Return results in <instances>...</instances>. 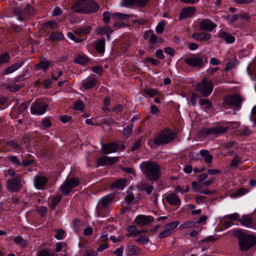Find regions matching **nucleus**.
<instances>
[{
	"instance_id": "1",
	"label": "nucleus",
	"mask_w": 256,
	"mask_h": 256,
	"mask_svg": "<svg viewBox=\"0 0 256 256\" xmlns=\"http://www.w3.org/2000/svg\"><path fill=\"white\" fill-rule=\"evenodd\" d=\"M140 167L146 178L150 181L156 182L162 176L161 168L155 161L143 162Z\"/></svg>"
},
{
	"instance_id": "2",
	"label": "nucleus",
	"mask_w": 256,
	"mask_h": 256,
	"mask_svg": "<svg viewBox=\"0 0 256 256\" xmlns=\"http://www.w3.org/2000/svg\"><path fill=\"white\" fill-rule=\"evenodd\" d=\"M99 8V4L94 0H76L72 6V10L78 14H93Z\"/></svg>"
},
{
	"instance_id": "3",
	"label": "nucleus",
	"mask_w": 256,
	"mask_h": 256,
	"mask_svg": "<svg viewBox=\"0 0 256 256\" xmlns=\"http://www.w3.org/2000/svg\"><path fill=\"white\" fill-rule=\"evenodd\" d=\"M234 236L238 240V246L242 251H247L256 244V236L246 234L241 230H236Z\"/></svg>"
},
{
	"instance_id": "4",
	"label": "nucleus",
	"mask_w": 256,
	"mask_h": 256,
	"mask_svg": "<svg viewBox=\"0 0 256 256\" xmlns=\"http://www.w3.org/2000/svg\"><path fill=\"white\" fill-rule=\"evenodd\" d=\"M176 133L172 132L168 128L160 130L152 139L156 146H161L172 142L176 137Z\"/></svg>"
},
{
	"instance_id": "5",
	"label": "nucleus",
	"mask_w": 256,
	"mask_h": 256,
	"mask_svg": "<svg viewBox=\"0 0 256 256\" xmlns=\"http://www.w3.org/2000/svg\"><path fill=\"white\" fill-rule=\"evenodd\" d=\"M204 56L192 54L190 56H186L184 62V64L190 66L200 69L204 66L205 62H204Z\"/></svg>"
},
{
	"instance_id": "6",
	"label": "nucleus",
	"mask_w": 256,
	"mask_h": 256,
	"mask_svg": "<svg viewBox=\"0 0 256 256\" xmlns=\"http://www.w3.org/2000/svg\"><path fill=\"white\" fill-rule=\"evenodd\" d=\"M196 91L200 92L203 97L210 96L213 90L212 82L204 78L196 86Z\"/></svg>"
},
{
	"instance_id": "7",
	"label": "nucleus",
	"mask_w": 256,
	"mask_h": 256,
	"mask_svg": "<svg viewBox=\"0 0 256 256\" xmlns=\"http://www.w3.org/2000/svg\"><path fill=\"white\" fill-rule=\"evenodd\" d=\"M144 38L145 40H149L148 48L150 50L156 48L158 47L156 46L157 44H162L164 42V39L154 34L152 30H148L144 32Z\"/></svg>"
},
{
	"instance_id": "8",
	"label": "nucleus",
	"mask_w": 256,
	"mask_h": 256,
	"mask_svg": "<svg viewBox=\"0 0 256 256\" xmlns=\"http://www.w3.org/2000/svg\"><path fill=\"white\" fill-rule=\"evenodd\" d=\"M22 175L19 174L6 182L7 190L10 192H18L22 188Z\"/></svg>"
},
{
	"instance_id": "9",
	"label": "nucleus",
	"mask_w": 256,
	"mask_h": 256,
	"mask_svg": "<svg viewBox=\"0 0 256 256\" xmlns=\"http://www.w3.org/2000/svg\"><path fill=\"white\" fill-rule=\"evenodd\" d=\"M226 130V127L216 126L210 128H202L199 131L198 134L202 137H206L210 134L219 135L224 133Z\"/></svg>"
},
{
	"instance_id": "10",
	"label": "nucleus",
	"mask_w": 256,
	"mask_h": 256,
	"mask_svg": "<svg viewBox=\"0 0 256 256\" xmlns=\"http://www.w3.org/2000/svg\"><path fill=\"white\" fill-rule=\"evenodd\" d=\"M125 148L126 146L124 144H118L114 142L108 144H104L102 146V150L104 154L116 152L118 150L122 151Z\"/></svg>"
},
{
	"instance_id": "11",
	"label": "nucleus",
	"mask_w": 256,
	"mask_h": 256,
	"mask_svg": "<svg viewBox=\"0 0 256 256\" xmlns=\"http://www.w3.org/2000/svg\"><path fill=\"white\" fill-rule=\"evenodd\" d=\"M242 100L238 94H234L226 96L223 104L226 106L238 108L241 106Z\"/></svg>"
},
{
	"instance_id": "12",
	"label": "nucleus",
	"mask_w": 256,
	"mask_h": 256,
	"mask_svg": "<svg viewBox=\"0 0 256 256\" xmlns=\"http://www.w3.org/2000/svg\"><path fill=\"white\" fill-rule=\"evenodd\" d=\"M48 104L42 100L36 99L30 106V112L32 114L42 115L46 110Z\"/></svg>"
},
{
	"instance_id": "13",
	"label": "nucleus",
	"mask_w": 256,
	"mask_h": 256,
	"mask_svg": "<svg viewBox=\"0 0 256 256\" xmlns=\"http://www.w3.org/2000/svg\"><path fill=\"white\" fill-rule=\"evenodd\" d=\"M216 26V24L214 23L212 20L205 18L200 22L198 27L201 30H206L210 32L215 29Z\"/></svg>"
},
{
	"instance_id": "14",
	"label": "nucleus",
	"mask_w": 256,
	"mask_h": 256,
	"mask_svg": "<svg viewBox=\"0 0 256 256\" xmlns=\"http://www.w3.org/2000/svg\"><path fill=\"white\" fill-rule=\"evenodd\" d=\"M5 144L9 151L20 152L22 150V144L19 142L18 139L7 140Z\"/></svg>"
},
{
	"instance_id": "15",
	"label": "nucleus",
	"mask_w": 256,
	"mask_h": 256,
	"mask_svg": "<svg viewBox=\"0 0 256 256\" xmlns=\"http://www.w3.org/2000/svg\"><path fill=\"white\" fill-rule=\"evenodd\" d=\"M118 157H109L108 156H102L97 159L96 164L98 166L105 165H112L118 162Z\"/></svg>"
},
{
	"instance_id": "16",
	"label": "nucleus",
	"mask_w": 256,
	"mask_h": 256,
	"mask_svg": "<svg viewBox=\"0 0 256 256\" xmlns=\"http://www.w3.org/2000/svg\"><path fill=\"white\" fill-rule=\"evenodd\" d=\"M48 182V178L45 176L38 174L34 178V186L38 190H44Z\"/></svg>"
},
{
	"instance_id": "17",
	"label": "nucleus",
	"mask_w": 256,
	"mask_h": 256,
	"mask_svg": "<svg viewBox=\"0 0 256 256\" xmlns=\"http://www.w3.org/2000/svg\"><path fill=\"white\" fill-rule=\"evenodd\" d=\"M196 12V8L194 6H188L182 9L180 14V20L192 17Z\"/></svg>"
},
{
	"instance_id": "18",
	"label": "nucleus",
	"mask_w": 256,
	"mask_h": 256,
	"mask_svg": "<svg viewBox=\"0 0 256 256\" xmlns=\"http://www.w3.org/2000/svg\"><path fill=\"white\" fill-rule=\"evenodd\" d=\"M154 221V218L151 216L138 215L134 220V222L136 225L146 226L150 224Z\"/></svg>"
},
{
	"instance_id": "19",
	"label": "nucleus",
	"mask_w": 256,
	"mask_h": 256,
	"mask_svg": "<svg viewBox=\"0 0 256 256\" xmlns=\"http://www.w3.org/2000/svg\"><path fill=\"white\" fill-rule=\"evenodd\" d=\"M192 37L198 42H203L210 40L212 36L210 34L206 32H194L192 34Z\"/></svg>"
},
{
	"instance_id": "20",
	"label": "nucleus",
	"mask_w": 256,
	"mask_h": 256,
	"mask_svg": "<svg viewBox=\"0 0 256 256\" xmlns=\"http://www.w3.org/2000/svg\"><path fill=\"white\" fill-rule=\"evenodd\" d=\"M218 37L224 40L227 44H232L235 42V37L229 33L220 30L218 34Z\"/></svg>"
},
{
	"instance_id": "21",
	"label": "nucleus",
	"mask_w": 256,
	"mask_h": 256,
	"mask_svg": "<svg viewBox=\"0 0 256 256\" xmlns=\"http://www.w3.org/2000/svg\"><path fill=\"white\" fill-rule=\"evenodd\" d=\"M253 218L250 214H244L242 216V218L240 219L239 222L240 224L246 227L255 228L253 225Z\"/></svg>"
},
{
	"instance_id": "22",
	"label": "nucleus",
	"mask_w": 256,
	"mask_h": 256,
	"mask_svg": "<svg viewBox=\"0 0 256 256\" xmlns=\"http://www.w3.org/2000/svg\"><path fill=\"white\" fill-rule=\"evenodd\" d=\"M166 200L170 206H179L180 204L179 196L174 192L168 194L166 196Z\"/></svg>"
},
{
	"instance_id": "23",
	"label": "nucleus",
	"mask_w": 256,
	"mask_h": 256,
	"mask_svg": "<svg viewBox=\"0 0 256 256\" xmlns=\"http://www.w3.org/2000/svg\"><path fill=\"white\" fill-rule=\"evenodd\" d=\"M106 40L104 38L96 40L94 44V48L97 52L100 55H103L105 52Z\"/></svg>"
},
{
	"instance_id": "24",
	"label": "nucleus",
	"mask_w": 256,
	"mask_h": 256,
	"mask_svg": "<svg viewBox=\"0 0 256 256\" xmlns=\"http://www.w3.org/2000/svg\"><path fill=\"white\" fill-rule=\"evenodd\" d=\"M128 254L130 256H143L144 252L140 248L134 245H130L128 246Z\"/></svg>"
},
{
	"instance_id": "25",
	"label": "nucleus",
	"mask_w": 256,
	"mask_h": 256,
	"mask_svg": "<svg viewBox=\"0 0 256 256\" xmlns=\"http://www.w3.org/2000/svg\"><path fill=\"white\" fill-rule=\"evenodd\" d=\"M98 82V80L94 78H91L82 81V86L84 89L89 90L94 88Z\"/></svg>"
},
{
	"instance_id": "26",
	"label": "nucleus",
	"mask_w": 256,
	"mask_h": 256,
	"mask_svg": "<svg viewBox=\"0 0 256 256\" xmlns=\"http://www.w3.org/2000/svg\"><path fill=\"white\" fill-rule=\"evenodd\" d=\"M96 212L98 217H106L109 215V208L98 204L96 207Z\"/></svg>"
},
{
	"instance_id": "27",
	"label": "nucleus",
	"mask_w": 256,
	"mask_h": 256,
	"mask_svg": "<svg viewBox=\"0 0 256 256\" xmlns=\"http://www.w3.org/2000/svg\"><path fill=\"white\" fill-rule=\"evenodd\" d=\"M114 198V196L112 194L106 195L100 200L98 204L108 208V206L112 202Z\"/></svg>"
},
{
	"instance_id": "28",
	"label": "nucleus",
	"mask_w": 256,
	"mask_h": 256,
	"mask_svg": "<svg viewBox=\"0 0 256 256\" xmlns=\"http://www.w3.org/2000/svg\"><path fill=\"white\" fill-rule=\"evenodd\" d=\"M12 241L14 244L19 246L20 248H26L28 244L27 240L24 239L20 235L14 237Z\"/></svg>"
},
{
	"instance_id": "29",
	"label": "nucleus",
	"mask_w": 256,
	"mask_h": 256,
	"mask_svg": "<svg viewBox=\"0 0 256 256\" xmlns=\"http://www.w3.org/2000/svg\"><path fill=\"white\" fill-rule=\"evenodd\" d=\"M126 178H120L117 180L114 181L110 185L111 188H116L119 190H122L126 184Z\"/></svg>"
},
{
	"instance_id": "30",
	"label": "nucleus",
	"mask_w": 256,
	"mask_h": 256,
	"mask_svg": "<svg viewBox=\"0 0 256 256\" xmlns=\"http://www.w3.org/2000/svg\"><path fill=\"white\" fill-rule=\"evenodd\" d=\"M22 166L24 167L31 165L34 161V157L30 154H28L26 155L22 156Z\"/></svg>"
},
{
	"instance_id": "31",
	"label": "nucleus",
	"mask_w": 256,
	"mask_h": 256,
	"mask_svg": "<svg viewBox=\"0 0 256 256\" xmlns=\"http://www.w3.org/2000/svg\"><path fill=\"white\" fill-rule=\"evenodd\" d=\"M24 63V61H22L21 62H16L12 64L11 66L8 67L5 70L4 74H9L15 72L18 68L21 67Z\"/></svg>"
},
{
	"instance_id": "32",
	"label": "nucleus",
	"mask_w": 256,
	"mask_h": 256,
	"mask_svg": "<svg viewBox=\"0 0 256 256\" xmlns=\"http://www.w3.org/2000/svg\"><path fill=\"white\" fill-rule=\"evenodd\" d=\"M50 64V62L48 60H44L36 64L35 68L36 70H42L43 71L46 72L48 70Z\"/></svg>"
},
{
	"instance_id": "33",
	"label": "nucleus",
	"mask_w": 256,
	"mask_h": 256,
	"mask_svg": "<svg viewBox=\"0 0 256 256\" xmlns=\"http://www.w3.org/2000/svg\"><path fill=\"white\" fill-rule=\"evenodd\" d=\"M200 154L204 158V162L207 164H210L212 161V155L210 154L208 150H202L200 152Z\"/></svg>"
},
{
	"instance_id": "34",
	"label": "nucleus",
	"mask_w": 256,
	"mask_h": 256,
	"mask_svg": "<svg viewBox=\"0 0 256 256\" xmlns=\"http://www.w3.org/2000/svg\"><path fill=\"white\" fill-rule=\"evenodd\" d=\"M65 182L70 186L72 190V188L78 186L80 184L79 179L76 177L67 178Z\"/></svg>"
},
{
	"instance_id": "35",
	"label": "nucleus",
	"mask_w": 256,
	"mask_h": 256,
	"mask_svg": "<svg viewBox=\"0 0 256 256\" xmlns=\"http://www.w3.org/2000/svg\"><path fill=\"white\" fill-rule=\"evenodd\" d=\"M88 58L84 54H78L75 58L74 62L76 64L82 65H86L88 62Z\"/></svg>"
},
{
	"instance_id": "36",
	"label": "nucleus",
	"mask_w": 256,
	"mask_h": 256,
	"mask_svg": "<svg viewBox=\"0 0 256 256\" xmlns=\"http://www.w3.org/2000/svg\"><path fill=\"white\" fill-rule=\"evenodd\" d=\"M144 96H148L150 98H153L155 96L158 94V90L157 89H153L152 88H146L143 90Z\"/></svg>"
},
{
	"instance_id": "37",
	"label": "nucleus",
	"mask_w": 256,
	"mask_h": 256,
	"mask_svg": "<svg viewBox=\"0 0 256 256\" xmlns=\"http://www.w3.org/2000/svg\"><path fill=\"white\" fill-rule=\"evenodd\" d=\"M179 222L178 221H174L164 225V228L173 234L174 230L178 226Z\"/></svg>"
},
{
	"instance_id": "38",
	"label": "nucleus",
	"mask_w": 256,
	"mask_h": 256,
	"mask_svg": "<svg viewBox=\"0 0 256 256\" xmlns=\"http://www.w3.org/2000/svg\"><path fill=\"white\" fill-rule=\"evenodd\" d=\"M53 250L50 248L42 249L38 252L37 256H54Z\"/></svg>"
},
{
	"instance_id": "39",
	"label": "nucleus",
	"mask_w": 256,
	"mask_h": 256,
	"mask_svg": "<svg viewBox=\"0 0 256 256\" xmlns=\"http://www.w3.org/2000/svg\"><path fill=\"white\" fill-rule=\"evenodd\" d=\"M97 32L99 34L104 35L108 33H112L113 32V30L110 26L106 25L104 26L98 28Z\"/></svg>"
},
{
	"instance_id": "40",
	"label": "nucleus",
	"mask_w": 256,
	"mask_h": 256,
	"mask_svg": "<svg viewBox=\"0 0 256 256\" xmlns=\"http://www.w3.org/2000/svg\"><path fill=\"white\" fill-rule=\"evenodd\" d=\"M64 38V35L61 32H53L51 34L50 40L52 42L61 40Z\"/></svg>"
},
{
	"instance_id": "41",
	"label": "nucleus",
	"mask_w": 256,
	"mask_h": 256,
	"mask_svg": "<svg viewBox=\"0 0 256 256\" xmlns=\"http://www.w3.org/2000/svg\"><path fill=\"white\" fill-rule=\"evenodd\" d=\"M242 163L241 158L238 155L235 156L230 162V166L234 169L238 168V165Z\"/></svg>"
},
{
	"instance_id": "42",
	"label": "nucleus",
	"mask_w": 256,
	"mask_h": 256,
	"mask_svg": "<svg viewBox=\"0 0 256 256\" xmlns=\"http://www.w3.org/2000/svg\"><path fill=\"white\" fill-rule=\"evenodd\" d=\"M126 230L128 232L126 236L127 237L134 236H136L137 228L134 225H130L126 228Z\"/></svg>"
},
{
	"instance_id": "43",
	"label": "nucleus",
	"mask_w": 256,
	"mask_h": 256,
	"mask_svg": "<svg viewBox=\"0 0 256 256\" xmlns=\"http://www.w3.org/2000/svg\"><path fill=\"white\" fill-rule=\"evenodd\" d=\"M91 29L92 28L90 26H87L85 28L76 29L74 32L78 36H80L82 34H87L90 32Z\"/></svg>"
},
{
	"instance_id": "44",
	"label": "nucleus",
	"mask_w": 256,
	"mask_h": 256,
	"mask_svg": "<svg viewBox=\"0 0 256 256\" xmlns=\"http://www.w3.org/2000/svg\"><path fill=\"white\" fill-rule=\"evenodd\" d=\"M62 196L60 195H57L52 198V204L50 206V208L51 210H53L55 209V208L58 205L59 202L62 200Z\"/></svg>"
},
{
	"instance_id": "45",
	"label": "nucleus",
	"mask_w": 256,
	"mask_h": 256,
	"mask_svg": "<svg viewBox=\"0 0 256 256\" xmlns=\"http://www.w3.org/2000/svg\"><path fill=\"white\" fill-rule=\"evenodd\" d=\"M72 190L71 188L66 182H64L60 188V190L64 196L68 195Z\"/></svg>"
},
{
	"instance_id": "46",
	"label": "nucleus",
	"mask_w": 256,
	"mask_h": 256,
	"mask_svg": "<svg viewBox=\"0 0 256 256\" xmlns=\"http://www.w3.org/2000/svg\"><path fill=\"white\" fill-rule=\"evenodd\" d=\"M32 8L30 4H28L26 6V7L24 8H22L20 12L18 14V16L19 17L20 19L22 20H23V17L25 16V14H30V9Z\"/></svg>"
},
{
	"instance_id": "47",
	"label": "nucleus",
	"mask_w": 256,
	"mask_h": 256,
	"mask_svg": "<svg viewBox=\"0 0 256 256\" xmlns=\"http://www.w3.org/2000/svg\"><path fill=\"white\" fill-rule=\"evenodd\" d=\"M57 26V23L55 20H50L46 22H45L43 24V28L44 30H47L48 29H54L56 28Z\"/></svg>"
},
{
	"instance_id": "48",
	"label": "nucleus",
	"mask_w": 256,
	"mask_h": 256,
	"mask_svg": "<svg viewBox=\"0 0 256 256\" xmlns=\"http://www.w3.org/2000/svg\"><path fill=\"white\" fill-rule=\"evenodd\" d=\"M200 106H206V109L210 110L212 108V103L208 100L200 98L199 101Z\"/></svg>"
},
{
	"instance_id": "49",
	"label": "nucleus",
	"mask_w": 256,
	"mask_h": 256,
	"mask_svg": "<svg viewBox=\"0 0 256 256\" xmlns=\"http://www.w3.org/2000/svg\"><path fill=\"white\" fill-rule=\"evenodd\" d=\"M166 22L164 20L160 22L156 28V32L158 34H162L164 30Z\"/></svg>"
},
{
	"instance_id": "50",
	"label": "nucleus",
	"mask_w": 256,
	"mask_h": 256,
	"mask_svg": "<svg viewBox=\"0 0 256 256\" xmlns=\"http://www.w3.org/2000/svg\"><path fill=\"white\" fill-rule=\"evenodd\" d=\"M196 225V222L192 220H188L182 224L180 226V229H186L188 228H194Z\"/></svg>"
},
{
	"instance_id": "51",
	"label": "nucleus",
	"mask_w": 256,
	"mask_h": 256,
	"mask_svg": "<svg viewBox=\"0 0 256 256\" xmlns=\"http://www.w3.org/2000/svg\"><path fill=\"white\" fill-rule=\"evenodd\" d=\"M134 124H130L124 129L123 134L125 137H128L130 136L134 128Z\"/></svg>"
},
{
	"instance_id": "52",
	"label": "nucleus",
	"mask_w": 256,
	"mask_h": 256,
	"mask_svg": "<svg viewBox=\"0 0 256 256\" xmlns=\"http://www.w3.org/2000/svg\"><path fill=\"white\" fill-rule=\"evenodd\" d=\"M112 17L114 19H118L119 20H126L129 18L128 15L127 14L118 12H116L113 14L112 15Z\"/></svg>"
},
{
	"instance_id": "53",
	"label": "nucleus",
	"mask_w": 256,
	"mask_h": 256,
	"mask_svg": "<svg viewBox=\"0 0 256 256\" xmlns=\"http://www.w3.org/2000/svg\"><path fill=\"white\" fill-rule=\"evenodd\" d=\"M54 232L56 233L54 236L56 239L60 240L64 238V231L63 229H56Z\"/></svg>"
},
{
	"instance_id": "54",
	"label": "nucleus",
	"mask_w": 256,
	"mask_h": 256,
	"mask_svg": "<svg viewBox=\"0 0 256 256\" xmlns=\"http://www.w3.org/2000/svg\"><path fill=\"white\" fill-rule=\"evenodd\" d=\"M23 86V85L17 84L14 86H8L6 87V89L10 92H16Z\"/></svg>"
},
{
	"instance_id": "55",
	"label": "nucleus",
	"mask_w": 256,
	"mask_h": 256,
	"mask_svg": "<svg viewBox=\"0 0 256 256\" xmlns=\"http://www.w3.org/2000/svg\"><path fill=\"white\" fill-rule=\"evenodd\" d=\"M142 138H138L137 140L134 142L132 144L130 150L132 152L135 151L140 148L142 145Z\"/></svg>"
},
{
	"instance_id": "56",
	"label": "nucleus",
	"mask_w": 256,
	"mask_h": 256,
	"mask_svg": "<svg viewBox=\"0 0 256 256\" xmlns=\"http://www.w3.org/2000/svg\"><path fill=\"white\" fill-rule=\"evenodd\" d=\"M52 124L49 118H46L42 122V128L46 130L51 126Z\"/></svg>"
},
{
	"instance_id": "57",
	"label": "nucleus",
	"mask_w": 256,
	"mask_h": 256,
	"mask_svg": "<svg viewBox=\"0 0 256 256\" xmlns=\"http://www.w3.org/2000/svg\"><path fill=\"white\" fill-rule=\"evenodd\" d=\"M36 211L42 217H43L46 214L48 208L44 206H38L36 208Z\"/></svg>"
},
{
	"instance_id": "58",
	"label": "nucleus",
	"mask_w": 256,
	"mask_h": 256,
	"mask_svg": "<svg viewBox=\"0 0 256 256\" xmlns=\"http://www.w3.org/2000/svg\"><path fill=\"white\" fill-rule=\"evenodd\" d=\"M10 60V56L7 52H4L0 55V64L6 63Z\"/></svg>"
},
{
	"instance_id": "59",
	"label": "nucleus",
	"mask_w": 256,
	"mask_h": 256,
	"mask_svg": "<svg viewBox=\"0 0 256 256\" xmlns=\"http://www.w3.org/2000/svg\"><path fill=\"white\" fill-rule=\"evenodd\" d=\"M74 108L77 110H82L84 108V104L82 100H78L74 104Z\"/></svg>"
},
{
	"instance_id": "60",
	"label": "nucleus",
	"mask_w": 256,
	"mask_h": 256,
	"mask_svg": "<svg viewBox=\"0 0 256 256\" xmlns=\"http://www.w3.org/2000/svg\"><path fill=\"white\" fill-rule=\"evenodd\" d=\"M8 160H10L13 164L17 166H22V162L18 160V158L14 156H11L8 158Z\"/></svg>"
},
{
	"instance_id": "61",
	"label": "nucleus",
	"mask_w": 256,
	"mask_h": 256,
	"mask_svg": "<svg viewBox=\"0 0 256 256\" xmlns=\"http://www.w3.org/2000/svg\"><path fill=\"white\" fill-rule=\"evenodd\" d=\"M30 104V101H26L23 102L18 108V111L20 113H22L26 110Z\"/></svg>"
},
{
	"instance_id": "62",
	"label": "nucleus",
	"mask_w": 256,
	"mask_h": 256,
	"mask_svg": "<svg viewBox=\"0 0 256 256\" xmlns=\"http://www.w3.org/2000/svg\"><path fill=\"white\" fill-rule=\"evenodd\" d=\"M154 190V187L152 186H146V184H143L142 186L141 190L146 191L148 194H150Z\"/></svg>"
},
{
	"instance_id": "63",
	"label": "nucleus",
	"mask_w": 256,
	"mask_h": 256,
	"mask_svg": "<svg viewBox=\"0 0 256 256\" xmlns=\"http://www.w3.org/2000/svg\"><path fill=\"white\" fill-rule=\"evenodd\" d=\"M67 36L68 38H69L70 39L72 40L74 42H77V43H80L82 42V40L80 38L76 37L74 34H72V32H68L67 33Z\"/></svg>"
},
{
	"instance_id": "64",
	"label": "nucleus",
	"mask_w": 256,
	"mask_h": 256,
	"mask_svg": "<svg viewBox=\"0 0 256 256\" xmlns=\"http://www.w3.org/2000/svg\"><path fill=\"white\" fill-rule=\"evenodd\" d=\"M66 247V244L64 242H58L56 244L55 251L56 252H60L63 248Z\"/></svg>"
}]
</instances>
